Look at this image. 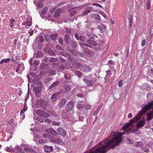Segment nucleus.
<instances>
[{
    "instance_id": "49",
    "label": "nucleus",
    "mask_w": 153,
    "mask_h": 153,
    "mask_svg": "<svg viewBox=\"0 0 153 153\" xmlns=\"http://www.w3.org/2000/svg\"><path fill=\"white\" fill-rule=\"evenodd\" d=\"M44 39L43 37L42 36H40L39 37V42H44Z\"/></svg>"
},
{
    "instance_id": "2",
    "label": "nucleus",
    "mask_w": 153,
    "mask_h": 153,
    "mask_svg": "<svg viewBox=\"0 0 153 153\" xmlns=\"http://www.w3.org/2000/svg\"><path fill=\"white\" fill-rule=\"evenodd\" d=\"M40 84V86L39 87L38 86H34L33 87V92L35 93L36 96V97H40V93L42 91V82L40 81L39 82Z\"/></svg>"
},
{
    "instance_id": "32",
    "label": "nucleus",
    "mask_w": 153,
    "mask_h": 153,
    "mask_svg": "<svg viewBox=\"0 0 153 153\" xmlns=\"http://www.w3.org/2000/svg\"><path fill=\"white\" fill-rule=\"evenodd\" d=\"M56 71L55 70L52 69L50 71L49 74L50 76H53L56 74Z\"/></svg>"
},
{
    "instance_id": "50",
    "label": "nucleus",
    "mask_w": 153,
    "mask_h": 153,
    "mask_svg": "<svg viewBox=\"0 0 153 153\" xmlns=\"http://www.w3.org/2000/svg\"><path fill=\"white\" fill-rule=\"evenodd\" d=\"M52 128H47L45 130V131L46 133L51 134V131H52Z\"/></svg>"
},
{
    "instance_id": "60",
    "label": "nucleus",
    "mask_w": 153,
    "mask_h": 153,
    "mask_svg": "<svg viewBox=\"0 0 153 153\" xmlns=\"http://www.w3.org/2000/svg\"><path fill=\"white\" fill-rule=\"evenodd\" d=\"M6 150L7 151L9 152H12L14 151V150L13 149H10L9 147H7L6 149Z\"/></svg>"
},
{
    "instance_id": "9",
    "label": "nucleus",
    "mask_w": 153,
    "mask_h": 153,
    "mask_svg": "<svg viewBox=\"0 0 153 153\" xmlns=\"http://www.w3.org/2000/svg\"><path fill=\"white\" fill-rule=\"evenodd\" d=\"M83 80L87 86H92L93 85V82H95L96 81V79L91 81L90 80L87 79H83Z\"/></svg>"
},
{
    "instance_id": "56",
    "label": "nucleus",
    "mask_w": 153,
    "mask_h": 153,
    "mask_svg": "<svg viewBox=\"0 0 153 153\" xmlns=\"http://www.w3.org/2000/svg\"><path fill=\"white\" fill-rule=\"evenodd\" d=\"M17 150L20 152V153H23L24 152L21 148L19 147H16Z\"/></svg>"
},
{
    "instance_id": "23",
    "label": "nucleus",
    "mask_w": 153,
    "mask_h": 153,
    "mask_svg": "<svg viewBox=\"0 0 153 153\" xmlns=\"http://www.w3.org/2000/svg\"><path fill=\"white\" fill-rule=\"evenodd\" d=\"M83 71L85 72H88L90 71L91 69L90 67L89 66H86L85 65H83Z\"/></svg>"
},
{
    "instance_id": "43",
    "label": "nucleus",
    "mask_w": 153,
    "mask_h": 153,
    "mask_svg": "<svg viewBox=\"0 0 153 153\" xmlns=\"http://www.w3.org/2000/svg\"><path fill=\"white\" fill-rule=\"evenodd\" d=\"M142 150L144 152L148 153L149 152V149L146 147H143L142 148Z\"/></svg>"
},
{
    "instance_id": "19",
    "label": "nucleus",
    "mask_w": 153,
    "mask_h": 153,
    "mask_svg": "<svg viewBox=\"0 0 153 153\" xmlns=\"http://www.w3.org/2000/svg\"><path fill=\"white\" fill-rule=\"evenodd\" d=\"M58 36V34L57 33L52 34L49 37L53 41H56L57 40V38Z\"/></svg>"
},
{
    "instance_id": "15",
    "label": "nucleus",
    "mask_w": 153,
    "mask_h": 153,
    "mask_svg": "<svg viewBox=\"0 0 153 153\" xmlns=\"http://www.w3.org/2000/svg\"><path fill=\"white\" fill-rule=\"evenodd\" d=\"M145 120L143 118L142 120H140L136 125V128L138 129L139 128L141 127L144 126L145 125Z\"/></svg>"
},
{
    "instance_id": "33",
    "label": "nucleus",
    "mask_w": 153,
    "mask_h": 153,
    "mask_svg": "<svg viewBox=\"0 0 153 153\" xmlns=\"http://www.w3.org/2000/svg\"><path fill=\"white\" fill-rule=\"evenodd\" d=\"M56 144H62L63 143L62 140L59 138H57L56 139Z\"/></svg>"
},
{
    "instance_id": "47",
    "label": "nucleus",
    "mask_w": 153,
    "mask_h": 153,
    "mask_svg": "<svg viewBox=\"0 0 153 153\" xmlns=\"http://www.w3.org/2000/svg\"><path fill=\"white\" fill-rule=\"evenodd\" d=\"M76 68L77 69L82 68H83V65L80 63H78L76 64Z\"/></svg>"
},
{
    "instance_id": "29",
    "label": "nucleus",
    "mask_w": 153,
    "mask_h": 153,
    "mask_svg": "<svg viewBox=\"0 0 153 153\" xmlns=\"http://www.w3.org/2000/svg\"><path fill=\"white\" fill-rule=\"evenodd\" d=\"M79 45L82 48H84V46H86L90 48H91V45L86 43H79Z\"/></svg>"
},
{
    "instance_id": "57",
    "label": "nucleus",
    "mask_w": 153,
    "mask_h": 153,
    "mask_svg": "<svg viewBox=\"0 0 153 153\" xmlns=\"http://www.w3.org/2000/svg\"><path fill=\"white\" fill-rule=\"evenodd\" d=\"M62 115L63 118H65L67 116V114L65 112H62Z\"/></svg>"
},
{
    "instance_id": "44",
    "label": "nucleus",
    "mask_w": 153,
    "mask_h": 153,
    "mask_svg": "<svg viewBox=\"0 0 153 153\" xmlns=\"http://www.w3.org/2000/svg\"><path fill=\"white\" fill-rule=\"evenodd\" d=\"M50 61L51 62H57V60L56 58L51 57L50 59Z\"/></svg>"
},
{
    "instance_id": "51",
    "label": "nucleus",
    "mask_w": 153,
    "mask_h": 153,
    "mask_svg": "<svg viewBox=\"0 0 153 153\" xmlns=\"http://www.w3.org/2000/svg\"><path fill=\"white\" fill-rule=\"evenodd\" d=\"M150 4L149 3V0H147V2L146 4L147 9L148 10H149L150 9Z\"/></svg>"
},
{
    "instance_id": "36",
    "label": "nucleus",
    "mask_w": 153,
    "mask_h": 153,
    "mask_svg": "<svg viewBox=\"0 0 153 153\" xmlns=\"http://www.w3.org/2000/svg\"><path fill=\"white\" fill-rule=\"evenodd\" d=\"M15 21V20L13 18L10 20V26L11 27H12L14 26L13 23Z\"/></svg>"
},
{
    "instance_id": "21",
    "label": "nucleus",
    "mask_w": 153,
    "mask_h": 153,
    "mask_svg": "<svg viewBox=\"0 0 153 153\" xmlns=\"http://www.w3.org/2000/svg\"><path fill=\"white\" fill-rule=\"evenodd\" d=\"M52 80V78H46L44 80L43 82L46 84L49 85L50 84V82Z\"/></svg>"
},
{
    "instance_id": "52",
    "label": "nucleus",
    "mask_w": 153,
    "mask_h": 153,
    "mask_svg": "<svg viewBox=\"0 0 153 153\" xmlns=\"http://www.w3.org/2000/svg\"><path fill=\"white\" fill-rule=\"evenodd\" d=\"M46 142V140L44 139H39V143L40 144H44Z\"/></svg>"
},
{
    "instance_id": "61",
    "label": "nucleus",
    "mask_w": 153,
    "mask_h": 153,
    "mask_svg": "<svg viewBox=\"0 0 153 153\" xmlns=\"http://www.w3.org/2000/svg\"><path fill=\"white\" fill-rule=\"evenodd\" d=\"M133 132L134 133L136 134H139L140 132L137 129L133 130Z\"/></svg>"
},
{
    "instance_id": "58",
    "label": "nucleus",
    "mask_w": 153,
    "mask_h": 153,
    "mask_svg": "<svg viewBox=\"0 0 153 153\" xmlns=\"http://www.w3.org/2000/svg\"><path fill=\"white\" fill-rule=\"evenodd\" d=\"M36 120L37 121L41 123H42L43 122V120L39 117H36Z\"/></svg>"
},
{
    "instance_id": "8",
    "label": "nucleus",
    "mask_w": 153,
    "mask_h": 153,
    "mask_svg": "<svg viewBox=\"0 0 153 153\" xmlns=\"http://www.w3.org/2000/svg\"><path fill=\"white\" fill-rule=\"evenodd\" d=\"M55 47L56 50L58 51V52H57V54L59 56L60 55L64 56L63 54L64 49L62 47L59 45H56Z\"/></svg>"
},
{
    "instance_id": "10",
    "label": "nucleus",
    "mask_w": 153,
    "mask_h": 153,
    "mask_svg": "<svg viewBox=\"0 0 153 153\" xmlns=\"http://www.w3.org/2000/svg\"><path fill=\"white\" fill-rule=\"evenodd\" d=\"M57 131L59 133L62 137H65L66 135V132L64 129L61 128H59L57 129Z\"/></svg>"
},
{
    "instance_id": "42",
    "label": "nucleus",
    "mask_w": 153,
    "mask_h": 153,
    "mask_svg": "<svg viewBox=\"0 0 153 153\" xmlns=\"http://www.w3.org/2000/svg\"><path fill=\"white\" fill-rule=\"evenodd\" d=\"M51 131V134L52 135H53L54 136H56L58 134L56 131L54 130L53 128Z\"/></svg>"
},
{
    "instance_id": "30",
    "label": "nucleus",
    "mask_w": 153,
    "mask_h": 153,
    "mask_svg": "<svg viewBox=\"0 0 153 153\" xmlns=\"http://www.w3.org/2000/svg\"><path fill=\"white\" fill-rule=\"evenodd\" d=\"M95 20L96 21L100 23H101V20L100 16L99 15L97 14L96 15L95 17Z\"/></svg>"
},
{
    "instance_id": "41",
    "label": "nucleus",
    "mask_w": 153,
    "mask_h": 153,
    "mask_svg": "<svg viewBox=\"0 0 153 153\" xmlns=\"http://www.w3.org/2000/svg\"><path fill=\"white\" fill-rule=\"evenodd\" d=\"M48 11L47 8L46 7H44L42 10V13L43 15L45 14Z\"/></svg>"
},
{
    "instance_id": "14",
    "label": "nucleus",
    "mask_w": 153,
    "mask_h": 153,
    "mask_svg": "<svg viewBox=\"0 0 153 153\" xmlns=\"http://www.w3.org/2000/svg\"><path fill=\"white\" fill-rule=\"evenodd\" d=\"M43 53L40 51H38L36 53L34 54V56L36 58H42L43 57Z\"/></svg>"
},
{
    "instance_id": "45",
    "label": "nucleus",
    "mask_w": 153,
    "mask_h": 153,
    "mask_svg": "<svg viewBox=\"0 0 153 153\" xmlns=\"http://www.w3.org/2000/svg\"><path fill=\"white\" fill-rule=\"evenodd\" d=\"M69 14V15L71 16H72L75 15L76 13V10H72L71 12Z\"/></svg>"
},
{
    "instance_id": "17",
    "label": "nucleus",
    "mask_w": 153,
    "mask_h": 153,
    "mask_svg": "<svg viewBox=\"0 0 153 153\" xmlns=\"http://www.w3.org/2000/svg\"><path fill=\"white\" fill-rule=\"evenodd\" d=\"M97 27L100 30V32L101 33H103L106 31V27L103 24H101V25H98Z\"/></svg>"
},
{
    "instance_id": "11",
    "label": "nucleus",
    "mask_w": 153,
    "mask_h": 153,
    "mask_svg": "<svg viewBox=\"0 0 153 153\" xmlns=\"http://www.w3.org/2000/svg\"><path fill=\"white\" fill-rule=\"evenodd\" d=\"M60 82L59 81H56L53 82L50 86L48 87V90H50L52 89L57 86L60 84Z\"/></svg>"
},
{
    "instance_id": "38",
    "label": "nucleus",
    "mask_w": 153,
    "mask_h": 153,
    "mask_svg": "<svg viewBox=\"0 0 153 153\" xmlns=\"http://www.w3.org/2000/svg\"><path fill=\"white\" fill-rule=\"evenodd\" d=\"M10 59H11L8 58V59H2L0 63L2 64L5 62H8L10 61Z\"/></svg>"
},
{
    "instance_id": "48",
    "label": "nucleus",
    "mask_w": 153,
    "mask_h": 153,
    "mask_svg": "<svg viewBox=\"0 0 153 153\" xmlns=\"http://www.w3.org/2000/svg\"><path fill=\"white\" fill-rule=\"evenodd\" d=\"M65 90L66 92L69 91L71 89V86L69 85H67L65 87Z\"/></svg>"
},
{
    "instance_id": "62",
    "label": "nucleus",
    "mask_w": 153,
    "mask_h": 153,
    "mask_svg": "<svg viewBox=\"0 0 153 153\" xmlns=\"http://www.w3.org/2000/svg\"><path fill=\"white\" fill-rule=\"evenodd\" d=\"M153 145V143L152 142H150L147 145V146L149 147H151Z\"/></svg>"
},
{
    "instance_id": "39",
    "label": "nucleus",
    "mask_w": 153,
    "mask_h": 153,
    "mask_svg": "<svg viewBox=\"0 0 153 153\" xmlns=\"http://www.w3.org/2000/svg\"><path fill=\"white\" fill-rule=\"evenodd\" d=\"M59 61L61 62L65 63L66 62L65 59L61 57H59L58 58Z\"/></svg>"
},
{
    "instance_id": "54",
    "label": "nucleus",
    "mask_w": 153,
    "mask_h": 153,
    "mask_svg": "<svg viewBox=\"0 0 153 153\" xmlns=\"http://www.w3.org/2000/svg\"><path fill=\"white\" fill-rule=\"evenodd\" d=\"M76 7L69 8L68 10V12H70L72 10H74L76 9Z\"/></svg>"
},
{
    "instance_id": "34",
    "label": "nucleus",
    "mask_w": 153,
    "mask_h": 153,
    "mask_svg": "<svg viewBox=\"0 0 153 153\" xmlns=\"http://www.w3.org/2000/svg\"><path fill=\"white\" fill-rule=\"evenodd\" d=\"M74 73L76 74L79 77H81L82 75V73L79 71H74Z\"/></svg>"
},
{
    "instance_id": "55",
    "label": "nucleus",
    "mask_w": 153,
    "mask_h": 153,
    "mask_svg": "<svg viewBox=\"0 0 153 153\" xmlns=\"http://www.w3.org/2000/svg\"><path fill=\"white\" fill-rule=\"evenodd\" d=\"M59 42L62 45H63V40L62 38H59L58 39Z\"/></svg>"
},
{
    "instance_id": "20",
    "label": "nucleus",
    "mask_w": 153,
    "mask_h": 153,
    "mask_svg": "<svg viewBox=\"0 0 153 153\" xmlns=\"http://www.w3.org/2000/svg\"><path fill=\"white\" fill-rule=\"evenodd\" d=\"M62 12V10L60 8L58 9L54 14L55 17L57 18L59 16Z\"/></svg>"
},
{
    "instance_id": "22",
    "label": "nucleus",
    "mask_w": 153,
    "mask_h": 153,
    "mask_svg": "<svg viewBox=\"0 0 153 153\" xmlns=\"http://www.w3.org/2000/svg\"><path fill=\"white\" fill-rule=\"evenodd\" d=\"M92 8L91 7H86L85 8V10L82 13L84 15H86L90 13L91 12L90 9H92Z\"/></svg>"
},
{
    "instance_id": "64",
    "label": "nucleus",
    "mask_w": 153,
    "mask_h": 153,
    "mask_svg": "<svg viewBox=\"0 0 153 153\" xmlns=\"http://www.w3.org/2000/svg\"><path fill=\"white\" fill-rule=\"evenodd\" d=\"M33 63L36 65H39V62L37 60H34Z\"/></svg>"
},
{
    "instance_id": "63",
    "label": "nucleus",
    "mask_w": 153,
    "mask_h": 153,
    "mask_svg": "<svg viewBox=\"0 0 153 153\" xmlns=\"http://www.w3.org/2000/svg\"><path fill=\"white\" fill-rule=\"evenodd\" d=\"M74 36L77 40H79V35L77 33H75L74 34Z\"/></svg>"
},
{
    "instance_id": "16",
    "label": "nucleus",
    "mask_w": 153,
    "mask_h": 153,
    "mask_svg": "<svg viewBox=\"0 0 153 153\" xmlns=\"http://www.w3.org/2000/svg\"><path fill=\"white\" fill-rule=\"evenodd\" d=\"M67 45L68 46H70L72 48L75 49L76 48V45H77V44L74 40H71Z\"/></svg>"
},
{
    "instance_id": "53",
    "label": "nucleus",
    "mask_w": 153,
    "mask_h": 153,
    "mask_svg": "<svg viewBox=\"0 0 153 153\" xmlns=\"http://www.w3.org/2000/svg\"><path fill=\"white\" fill-rule=\"evenodd\" d=\"M43 6L42 3L40 2H39L37 5V8H41Z\"/></svg>"
},
{
    "instance_id": "6",
    "label": "nucleus",
    "mask_w": 153,
    "mask_h": 153,
    "mask_svg": "<svg viewBox=\"0 0 153 153\" xmlns=\"http://www.w3.org/2000/svg\"><path fill=\"white\" fill-rule=\"evenodd\" d=\"M36 104L40 106L42 109H45V108L46 102L42 99H41L38 100L37 101Z\"/></svg>"
},
{
    "instance_id": "26",
    "label": "nucleus",
    "mask_w": 153,
    "mask_h": 153,
    "mask_svg": "<svg viewBox=\"0 0 153 153\" xmlns=\"http://www.w3.org/2000/svg\"><path fill=\"white\" fill-rule=\"evenodd\" d=\"M64 78L66 80L70 79L71 76V74L68 73H64Z\"/></svg>"
},
{
    "instance_id": "1",
    "label": "nucleus",
    "mask_w": 153,
    "mask_h": 153,
    "mask_svg": "<svg viewBox=\"0 0 153 153\" xmlns=\"http://www.w3.org/2000/svg\"><path fill=\"white\" fill-rule=\"evenodd\" d=\"M100 147L92 148L89 150V153H105V140L101 142Z\"/></svg>"
},
{
    "instance_id": "31",
    "label": "nucleus",
    "mask_w": 153,
    "mask_h": 153,
    "mask_svg": "<svg viewBox=\"0 0 153 153\" xmlns=\"http://www.w3.org/2000/svg\"><path fill=\"white\" fill-rule=\"evenodd\" d=\"M32 24V22L31 21H26L24 22L22 24L24 25H26L27 26H30Z\"/></svg>"
},
{
    "instance_id": "28",
    "label": "nucleus",
    "mask_w": 153,
    "mask_h": 153,
    "mask_svg": "<svg viewBox=\"0 0 153 153\" xmlns=\"http://www.w3.org/2000/svg\"><path fill=\"white\" fill-rule=\"evenodd\" d=\"M143 143L141 142H137L135 143L134 145L135 146L138 147H142L143 146Z\"/></svg>"
},
{
    "instance_id": "35",
    "label": "nucleus",
    "mask_w": 153,
    "mask_h": 153,
    "mask_svg": "<svg viewBox=\"0 0 153 153\" xmlns=\"http://www.w3.org/2000/svg\"><path fill=\"white\" fill-rule=\"evenodd\" d=\"M127 140L128 141L127 142L128 143L131 144H132L134 143V141L132 139L127 138Z\"/></svg>"
},
{
    "instance_id": "25",
    "label": "nucleus",
    "mask_w": 153,
    "mask_h": 153,
    "mask_svg": "<svg viewBox=\"0 0 153 153\" xmlns=\"http://www.w3.org/2000/svg\"><path fill=\"white\" fill-rule=\"evenodd\" d=\"M58 97L56 95V94H53L51 97V101L53 102L55 101Z\"/></svg>"
},
{
    "instance_id": "24",
    "label": "nucleus",
    "mask_w": 153,
    "mask_h": 153,
    "mask_svg": "<svg viewBox=\"0 0 153 153\" xmlns=\"http://www.w3.org/2000/svg\"><path fill=\"white\" fill-rule=\"evenodd\" d=\"M42 135L43 137L46 138H51L53 137V136L49 133L43 134Z\"/></svg>"
},
{
    "instance_id": "12",
    "label": "nucleus",
    "mask_w": 153,
    "mask_h": 153,
    "mask_svg": "<svg viewBox=\"0 0 153 153\" xmlns=\"http://www.w3.org/2000/svg\"><path fill=\"white\" fill-rule=\"evenodd\" d=\"M66 102V100L65 98H62L59 101L58 104V107L59 108H62L65 105Z\"/></svg>"
},
{
    "instance_id": "13",
    "label": "nucleus",
    "mask_w": 153,
    "mask_h": 153,
    "mask_svg": "<svg viewBox=\"0 0 153 153\" xmlns=\"http://www.w3.org/2000/svg\"><path fill=\"white\" fill-rule=\"evenodd\" d=\"M44 149L45 152L50 153L53 151V148L52 146L46 145L44 147Z\"/></svg>"
},
{
    "instance_id": "46",
    "label": "nucleus",
    "mask_w": 153,
    "mask_h": 153,
    "mask_svg": "<svg viewBox=\"0 0 153 153\" xmlns=\"http://www.w3.org/2000/svg\"><path fill=\"white\" fill-rule=\"evenodd\" d=\"M85 37L81 35H80L79 36V40L81 41L82 42H84L85 40Z\"/></svg>"
},
{
    "instance_id": "40",
    "label": "nucleus",
    "mask_w": 153,
    "mask_h": 153,
    "mask_svg": "<svg viewBox=\"0 0 153 153\" xmlns=\"http://www.w3.org/2000/svg\"><path fill=\"white\" fill-rule=\"evenodd\" d=\"M101 108L100 107H99L96 109V111L94 112V116H96L97 115V114H98V112H99V111L100 110Z\"/></svg>"
},
{
    "instance_id": "4",
    "label": "nucleus",
    "mask_w": 153,
    "mask_h": 153,
    "mask_svg": "<svg viewBox=\"0 0 153 153\" xmlns=\"http://www.w3.org/2000/svg\"><path fill=\"white\" fill-rule=\"evenodd\" d=\"M83 52L88 57H92L94 55V51L89 49L88 48H84L83 49Z\"/></svg>"
},
{
    "instance_id": "27",
    "label": "nucleus",
    "mask_w": 153,
    "mask_h": 153,
    "mask_svg": "<svg viewBox=\"0 0 153 153\" xmlns=\"http://www.w3.org/2000/svg\"><path fill=\"white\" fill-rule=\"evenodd\" d=\"M48 53L49 55L53 56H55L56 55V52L52 50H48Z\"/></svg>"
},
{
    "instance_id": "7",
    "label": "nucleus",
    "mask_w": 153,
    "mask_h": 153,
    "mask_svg": "<svg viewBox=\"0 0 153 153\" xmlns=\"http://www.w3.org/2000/svg\"><path fill=\"white\" fill-rule=\"evenodd\" d=\"M87 42L94 46H96L97 42L95 40L93 36L90 37L88 38Z\"/></svg>"
},
{
    "instance_id": "37",
    "label": "nucleus",
    "mask_w": 153,
    "mask_h": 153,
    "mask_svg": "<svg viewBox=\"0 0 153 153\" xmlns=\"http://www.w3.org/2000/svg\"><path fill=\"white\" fill-rule=\"evenodd\" d=\"M33 149L29 147H26L25 148V150L26 152H31L32 151Z\"/></svg>"
},
{
    "instance_id": "3",
    "label": "nucleus",
    "mask_w": 153,
    "mask_h": 153,
    "mask_svg": "<svg viewBox=\"0 0 153 153\" xmlns=\"http://www.w3.org/2000/svg\"><path fill=\"white\" fill-rule=\"evenodd\" d=\"M36 112L39 116L43 118H47L50 116L48 113L44 112L42 110H37L36 111Z\"/></svg>"
},
{
    "instance_id": "59",
    "label": "nucleus",
    "mask_w": 153,
    "mask_h": 153,
    "mask_svg": "<svg viewBox=\"0 0 153 153\" xmlns=\"http://www.w3.org/2000/svg\"><path fill=\"white\" fill-rule=\"evenodd\" d=\"M64 68L65 69H70L71 68V66L68 64H66L64 66Z\"/></svg>"
},
{
    "instance_id": "5",
    "label": "nucleus",
    "mask_w": 153,
    "mask_h": 153,
    "mask_svg": "<svg viewBox=\"0 0 153 153\" xmlns=\"http://www.w3.org/2000/svg\"><path fill=\"white\" fill-rule=\"evenodd\" d=\"M74 103L72 101L69 102L65 106V110L68 112L71 111L74 107Z\"/></svg>"
},
{
    "instance_id": "18",
    "label": "nucleus",
    "mask_w": 153,
    "mask_h": 153,
    "mask_svg": "<svg viewBox=\"0 0 153 153\" xmlns=\"http://www.w3.org/2000/svg\"><path fill=\"white\" fill-rule=\"evenodd\" d=\"M64 39L65 42L67 44L71 40L70 38L69 35L68 34H66L65 35Z\"/></svg>"
}]
</instances>
